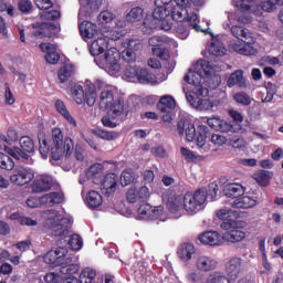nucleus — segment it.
<instances>
[{
    "mask_svg": "<svg viewBox=\"0 0 283 283\" xmlns=\"http://www.w3.org/2000/svg\"><path fill=\"white\" fill-rule=\"evenodd\" d=\"M169 14L172 21H177L179 23H182V21H187L190 28H192V30H195L196 32L211 34V29L209 28V25H211L210 21H202V23H206L205 28V25L200 24V18L198 17V14H189V0H175V4L169 10Z\"/></svg>",
    "mask_w": 283,
    "mask_h": 283,
    "instance_id": "0eeeda50",
    "label": "nucleus"
},
{
    "mask_svg": "<svg viewBox=\"0 0 283 283\" xmlns=\"http://www.w3.org/2000/svg\"><path fill=\"white\" fill-rule=\"evenodd\" d=\"M176 4V0H155V10L153 17L145 18L143 24L144 34H154V30L160 27L165 32L171 30V22H166L165 20L169 17V11Z\"/></svg>",
    "mask_w": 283,
    "mask_h": 283,
    "instance_id": "20e7f679",
    "label": "nucleus"
},
{
    "mask_svg": "<svg viewBox=\"0 0 283 283\" xmlns=\"http://www.w3.org/2000/svg\"><path fill=\"white\" fill-rule=\"evenodd\" d=\"M233 209H253L258 206V197L243 196L233 199L230 202Z\"/></svg>",
    "mask_w": 283,
    "mask_h": 283,
    "instance_id": "c85d7f7f",
    "label": "nucleus"
},
{
    "mask_svg": "<svg viewBox=\"0 0 283 283\" xmlns=\"http://www.w3.org/2000/svg\"><path fill=\"white\" fill-rule=\"evenodd\" d=\"M231 33L235 36V39H244L245 41H252V43H255V38H253V33L251 30L240 27V25H233L230 28Z\"/></svg>",
    "mask_w": 283,
    "mask_h": 283,
    "instance_id": "e433bc0d",
    "label": "nucleus"
},
{
    "mask_svg": "<svg viewBox=\"0 0 283 283\" xmlns=\"http://www.w3.org/2000/svg\"><path fill=\"white\" fill-rule=\"evenodd\" d=\"M85 205L88 209H98L103 205V196L96 190H91L85 197Z\"/></svg>",
    "mask_w": 283,
    "mask_h": 283,
    "instance_id": "f704fd0d",
    "label": "nucleus"
},
{
    "mask_svg": "<svg viewBox=\"0 0 283 283\" xmlns=\"http://www.w3.org/2000/svg\"><path fill=\"white\" fill-rule=\"evenodd\" d=\"M157 109L164 123H171L176 116V99L171 95H163L157 103Z\"/></svg>",
    "mask_w": 283,
    "mask_h": 283,
    "instance_id": "dca6fc26",
    "label": "nucleus"
},
{
    "mask_svg": "<svg viewBox=\"0 0 283 283\" xmlns=\"http://www.w3.org/2000/svg\"><path fill=\"white\" fill-rule=\"evenodd\" d=\"M116 19V14L109 10H104L97 15V23L99 25H107L108 23H112Z\"/></svg>",
    "mask_w": 283,
    "mask_h": 283,
    "instance_id": "6e6d98bb",
    "label": "nucleus"
},
{
    "mask_svg": "<svg viewBox=\"0 0 283 283\" xmlns=\"http://www.w3.org/2000/svg\"><path fill=\"white\" fill-rule=\"evenodd\" d=\"M230 146H232L233 149H244V147H247V140L244 137H233L230 139Z\"/></svg>",
    "mask_w": 283,
    "mask_h": 283,
    "instance_id": "0e129e2a",
    "label": "nucleus"
},
{
    "mask_svg": "<svg viewBox=\"0 0 283 283\" xmlns=\"http://www.w3.org/2000/svg\"><path fill=\"white\" fill-rule=\"evenodd\" d=\"M235 103H239V105H251V96L244 92L235 93L233 96Z\"/></svg>",
    "mask_w": 283,
    "mask_h": 283,
    "instance_id": "680f3d73",
    "label": "nucleus"
},
{
    "mask_svg": "<svg viewBox=\"0 0 283 283\" xmlns=\"http://www.w3.org/2000/svg\"><path fill=\"white\" fill-rule=\"evenodd\" d=\"M235 85L241 88L247 87V78L242 70L233 72L228 78V87H235Z\"/></svg>",
    "mask_w": 283,
    "mask_h": 283,
    "instance_id": "c9c22d12",
    "label": "nucleus"
},
{
    "mask_svg": "<svg viewBox=\"0 0 283 283\" xmlns=\"http://www.w3.org/2000/svg\"><path fill=\"white\" fill-rule=\"evenodd\" d=\"M239 10H250L254 17H262V12H275L282 0H233Z\"/></svg>",
    "mask_w": 283,
    "mask_h": 283,
    "instance_id": "f8f14e48",
    "label": "nucleus"
},
{
    "mask_svg": "<svg viewBox=\"0 0 283 283\" xmlns=\"http://www.w3.org/2000/svg\"><path fill=\"white\" fill-rule=\"evenodd\" d=\"M59 238H65V239L69 238L66 242L73 251H81V249H83V239L78 234H72L69 237L67 234H65V235H60Z\"/></svg>",
    "mask_w": 283,
    "mask_h": 283,
    "instance_id": "8fccbe9b",
    "label": "nucleus"
},
{
    "mask_svg": "<svg viewBox=\"0 0 283 283\" xmlns=\"http://www.w3.org/2000/svg\"><path fill=\"white\" fill-rule=\"evenodd\" d=\"M36 31H34V36H39L40 39H50L52 34H54V30H56V25L44 22L42 24H35Z\"/></svg>",
    "mask_w": 283,
    "mask_h": 283,
    "instance_id": "7c9ffc66",
    "label": "nucleus"
},
{
    "mask_svg": "<svg viewBox=\"0 0 283 283\" xmlns=\"http://www.w3.org/2000/svg\"><path fill=\"white\" fill-rule=\"evenodd\" d=\"M124 77L129 83H150V85H160V83H165L167 75L161 74L160 77H157L154 74H149V72H147V70L145 69H140L139 66L129 64L126 65L124 70Z\"/></svg>",
    "mask_w": 283,
    "mask_h": 283,
    "instance_id": "9b49d317",
    "label": "nucleus"
},
{
    "mask_svg": "<svg viewBox=\"0 0 283 283\" xmlns=\"http://www.w3.org/2000/svg\"><path fill=\"white\" fill-rule=\"evenodd\" d=\"M45 264H52V266H61L63 264H70L72 256L67 255V249L60 247L56 250L49 251L43 258Z\"/></svg>",
    "mask_w": 283,
    "mask_h": 283,
    "instance_id": "f3484780",
    "label": "nucleus"
},
{
    "mask_svg": "<svg viewBox=\"0 0 283 283\" xmlns=\"http://www.w3.org/2000/svg\"><path fill=\"white\" fill-rule=\"evenodd\" d=\"M55 109L70 125L73 127H76V119L70 114V111H67V106H65V103L62 99H56L55 103Z\"/></svg>",
    "mask_w": 283,
    "mask_h": 283,
    "instance_id": "ea45409f",
    "label": "nucleus"
},
{
    "mask_svg": "<svg viewBox=\"0 0 283 283\" xmlns=\"http://www.w3.org/2000/svg\"><path fill=\"white\" fill-rule=\"evenodd\" d=\"M102 36L106 39V41H118L120 36H123V31L118 28L114 29H104L102 31Z\"/></svg>",
    "mask_w": 283,
    "mask_h": 283,
    "instance_id": "603ef678",
    "label": "nucleus"
},
{
    "mask_svg": "<svg viewBox=\"0 0 283 283\" xmlns=\"http://www.w3.org/2000/svg\"><path fill=\"white\" fill-rule=\"evenodd\" d=\"M220 72V67L211 65V63L201 60L198 61L188 71L184 80L188 85H190V92L187 91V86H184V92L186 94L187 102L199 112H207L213 109V103L207 98L200 96L209 95V81L213 78L217 85H220V76L216 74Z\"/></svg>",
    "mask_w": 283,
    "mask_h": 283,
    "instance_id": "f257e3e1",
    "label": "nucleus"
},
{
    "mask_svg": "<svg viewBox=\"0 0 283 283\" xmlns=\"http://www.w3.org/2000/svg\"><path fill=\"white\" fill-rule=\"evenodd\" d=\"M240 229L242 228H231L227 230L228 232L223 234L224 242H242V240L247 238V233H244V231H241Z\"/></svg>",
    "mask_w": 283,
    "mask_h": 283,
    "instance_id": "4c0bfd02",
    "label": "nucleus"
},
{
    "mask_svg": "<svg viewBox=\"0 0 283 283\" xmlns=\"http://www.w3.org/2000/svg\"><path fill=\"white\" fill-rule=\"evenodd\" d=\"M109 48V40L103 38V35L95 39L90 45V54L97 56L94 61L101 70H104L111 76H116L120 72V52L116 48ZM105 50H107L105 52ZM105 52L104 56H101Z\"/></svg>",
    "mask_w": 283,
    "mask_h": 283,
    "instance_id": "f03ea898",
    "label": "nucleus"
},
{
    "mask_svg": "<svg viewBox=\"0 0 283 283\" xmlns=\"http://www.w3.org/2000/svg\"><path fill=\"white\" fill-rule=\"evenodd\" d=\"M34 3L39 10H42L40 17L44 21H56V19L61 17V13L56 10L46 11L54 6V2H52V0H34Z\"/></svg>",
    "mask_w": 283,
    "mask_h": 283,
    "instance_id": "b1692460",
    "label": "nucleus"
},
{
    "mask_svg": "<svg viewBox=\"0 0 283 283\" xmlns=\"http://www.w3.org/2000/svg\"><path fill=\"white\" fill-rule=\"evenodd\" d=\"M196 253V247L191 243H184L178 249V255L180 260H184V262H189L191 258H193V254Z\"/></svg>",
    "mask_w": 283,
    "mask_h": 283,
    "instance_id": "c03bdc74",
    "label": "nucleus"
},
{
    "mask_svg": "<svg viewBox=\"0 0 283 283\" xmlns=\"http://www.w3.org/2000/svg\"><path fill=\"white\" fill-rule=\"evenodd\" d=\"M239 10L240 12H226L228 22L223 23L224 30H231V23H233V21H238L241 25L252 23L253 18L251 14H253V12H251V10Z\"/></svg>",
    "mask_w": 283,
    "mask_h": 283,
    "instance_id": "6ab92c4d",
    "label": "nucleus"
},
{
    "mask_svg": "<svg viewBox=\"0 0 283 283\" xmlns=\"http://www.w3.org/2000/svg\"><path fill=\"white\" fill-rule=\"evenodd\" d=\"M0 169H7V171H12L14 169V161L10 156L0 153Z\"/></svg>",
    "mask_w": 283,
    "mask_h": 283,
    "instance_id": "bf43d9fd",
    "label": "nucleus"
},
{
    "mask_svg": "<svg viewBox=\"0 0 283 283\" xmlns=\"http://www.w3.org/2000/svg\"><path fill=\"white\" fill-rule=\"evenodd\" d=\"M228 114L234 120V122H228V123H230L231 125H242L240 124L242 123V120H244V116H242V113L231 108L228 111Z\"/></svg>",
    "mask_w": 283,
    "mask_h": 283,
    "instance_id": "e2e57ef3",
    "label": "nucleus"
},
{
    "mask_svg": "<svg viewBox=\"0 0 283 283\" xmlns=\"http://www.w3.org/2000/svg\"><path fill=\"white\" fill-rule=\"evenodd\" d=\"M154 56H158L161 61H167L169 59V50L161 48H153L151 50Z\"/></svg>",
    "mask_w": 283,
    "mask_h": 283,
    "instance_id": "338daca9",
    "label": "nucleus"
},
{
    "mask_svg": "<svg viewBox=\"0 0 283 283\" xmlns=\"http://www.w3.org/2000/svg\"><path fill=\"white\" fill-rule=\"evenodd\" d=\"M65 200L63 192H50L41 197L42 207H54Z\"/></svg>",
    "mask_w": 283,
    "mask_h": 283,
    "instance_id": "473e14b6",
    "label": "nucleus"
},
{
    "mask_svg": "<svg viewBox=\"0 0 283 283\" xmlns=\"http://www.w3.org/2000/svg\"><path fill=\"white\" fill-rule=\"evenodd\" d=\"M195 265L200 273H210L218 269V260L209 254H199L195 260Z\"/></svg>",
    "mask_w": 283,
    "mask_h": 283,
    "instance_id": "412c9836",
    "label": "nucleus"
},
{
    "mask_svg": "<svg viewBox=\"0 0 283 283\" xmlns=\"http://www.w3.org/2000/svg\"><path fill=\"white\" fill-rule=\"evenodd\" d=\"M137 220H150L151 219V205L144 203L137 210Z\"/></svg>",
    "mask_w": 283,
    "mask_h": 283,
    "instance_id": "864d4df0",
    "label": "nucleus"
},
{
    "mask_svg": "<svg viewBox=\"0 0 283 283\" xmlns=\"http://www.w3.org/2000/svg\"><path fill=\"white\" fill-rule=\"evenodd\" d=\"M96 87L101 91L99 94V107L101 109H107L108 116H111L112 120H116V118H120L123 116L124 102L120 97H116L114 94L116 93V88L101 80L95 82Z\"/></svg>",
    "mask_w": 283,
    "mask_h": 283,
    "instance_id": "423d86ee",
    "label": "nucleus"
},
{
    "mask_svg": "<svg viewBox=\"0 0 283 283\" xmlns=\"http://www.w3.org/2000/svg\"><path fill=\"white\" fill-rule=\"evenodd\" d=\"M70 94L76 105H85V90L81 84H71Z\"/></svg>",
    "mask_w": 283,
    "mask_h": 283,
    "instance_id": "58836bf2",
    "label": "nucleus"
},
{
    "mask_svg": "<svg viewBox=\"0 0 283 283\" xmlns=\"http://www.w3.org/2000/svg\"><path fill=\"white\" fill-rule=\"evenodd\" d=\"M207 123L212 129L223 132L224 134H238L239 132H242V125L226 122L218 115L208 118Z\"/></svg>",
    "mask_w": 283,
    "mask_h": 283,
    "instance_id": "a211bd4d",
    "label": "nucleus"
},
{
    "mask_svg": "<svg viewBox=\"0 0 283 283\" xmlns=\"http://www.w3.org/2000/svg\"><path fill=\"white\" fill-rule=\"evenodd\" d=\"M73 74H74V65L65 64L57 71V77L60 83H67V81L72 78Z\"/></svg>",
    "mask_w": 283,
    "mask_h": 283,
    "instance_id": "09e8293b",
    "label": "nucleus"
},
{
    "mask_svg": "<svg viewBox=\"0 0 283 283\" xmlns=\"http://www.w3.org/2000/svg\"><path fill=\"white\" fill-rule=\"evenodd\" d=\"M101 6H103V0H80L78 29L84 41L94 39L98 34V27L96 23L83 21V19H90L94 12L101 10Z\"/></svg>",
    "mask_w": 283,
    "mask_h": 283,
    "instance_id": "39448f33",
    "label": "nucleus"
},
{
    "mask_svg": "<svg viewBox=\"0 0 283 283\" xmlns=\"http://www.w3.org/2000/svg\"><path fill=\"white\" fill-rule=\"evenodd\" d=\"M103 166L95 164L88 168L86 175L80 177V185H85L86 182H93V185L102 184V191L106 196H112L116 191L118 186V176L116 174H108L104 177L103 180Z\"/></svg>",
    "mask_w": 283,
    "mask_h": 283,
    "instance_id": "6e6552de",
    "label": "nucleus"
},
{
    "mask_svg": "<svg viewBox=\"0 0 283 283\" xmlns=\"http://www.w3.org/2000/svg\"><path fill=\"white\" fill-rule=\"evenodd\" d=\"M245 189L240 184H228L223 188V193L228 198H238V196H242L244 193Z\"/></svg>",
    "mask_w": 283,
    "mask_h": 283,
    "instance_id": "79ce46f5",
    "label": "nucleus"
},
{
    "mask_svg": "<svg viewBox=\"0 0 283 283\" xmlns=\"http://www.w3.org/2000/svg\"><path fill=\"white\" fill-rule=\"evenodd\" d=\"M198 240L205 247H222L224 237L218 231H206L198 235Z\"/></svg>",
    "mask_w": 283,
    "mask_h": 283,
    "instance_id": "a878e982",
    "label": "nucleus"
},
{
    "mask_svg": "<svg viewBox=\"0 0 283 283\" xmlns=\"http://www.w3.org/2000/svg\"><path fill=\"white\" fill-rule=\"evenodd\" d=\"M188 282L191 283H200L203 282L205 280H202V273L196 272V271H191L186 275Z\"/></svg>",
    "mask_w": 283,
    "mask_h": 283,
    "instance_id": "774afa93",
    "label": "nucleus"
},
{
    "mask_svg": "<svg viewBox=\"0 0 283 283\" xmlns=\"http://www.w3.org/2000/svg\"><path fill=\"white\" fill-rule=\"evenodd\" d=\"M217 217L219 220H222L221 229H244L247 223L244 221L237 220L238 212L223 208L217 211Z\"/></svg>",
    "mask_w": 283,
    "mask_h": 283,
    "instance_id": "2eb2a0df",
    "label": "nucleus"
},
{
    "mask_svg": "<svg viewBox=\"0 0 283 283\" xmlns=\"http://www.w3.org/2000/svg\"><path fill=\"white\" fill-rule=\"evenodd\" d=\"M208 52L212 54V56H224L227 53V48H224V44L220 39L213 38Z\"/></svg>",
    "mask_w": 283,
    "mask_h": 283,
    "instance_id": "a18cd8bd",
    "label": "nucleus"
},
{
    "mask_svg": "<svg viewBox=\"0 0 283 283\" xmlns=\"http://www.w3.org/2000/svg\"><path fill=\"white\" fill-rule=\"evenodd\" d=\"M167 212L163 206H151L150 220H159V222H167Z\"/></svg>",
    "mask_w": 283,
    "mask_h": 283,
    "instance_id": "3c124183",
    "label": "nucleus"
},
{
    "mask_svg": "<svg viewBox=\"0 0 283 283\" xmlns=\"http://www.w3.org/2000/svg\"><path fill=\"white\" fill-rule=\"evenodd\" d=\"M151 198V191L147 186H142L140 188H136V186H130L126 192V199L128 202L134 205L140 200L142 202H147Z\"/></svg>",
    "mask_w": 283,
    "mask_h": 283,
    "instance_id": "aec40b11",
    "label": "nucleus"
},
{
    "mask_svg": "<svg viewBox=\"0 0 283 283\" xmlns=\"http://www.w3.org/2000/svg\"><path fill=\"white\" fill-rule=\"evenodd\" d=\"M40 154L44 160H48V156L51 154L52 160H61L63 155L70 156L74 151V143L70 138L63 140V132L61 128H53L52 143L43 137L39 138Z\"/></svg>",
    "mask_w": 283,
    "mask_h": 283,
    "instance_id": "7ed1b4c3",
    "label": "nucleus"
},
{
    "mask_svg": "<svg viewBox=\"0 0 283 283\" xmlns=\"http://www.w3.org/2000/svg\"><path fill=\"white\" fill-rule=\"evenodd\" d=\"M207 193L206 197L208 196L209 199L211 200H216V198H218V184L217 182H211L208 186V189H206Z\"/></svg>",
    "mask_w": 283,
    "mask_h": 283,
    "instance_id": "69168bd1",
    "label": "nucleus"
},
{
    "mask_svg": "<svg viewBox=\"0 0 283 283\" xmlns=\"http://www.w3.org/2000/svg\"><path fill=\"white\" fill-rule=\"evenodd\" d=\"M148 45H150V48H163V45H172V48H178V42L171 38H167L166 35H155L149 38Z\"/></svg>",
    "mask_w": 283,
    "mask_h": 283,
    "instance_id": "2f4dec72",
    "label": "nucleus"
},
{
    "mask_svg": "<svg viewBox=\"0 0 283 283\" xmlns=\"http://www.w3.org/2000/svg\"><path fill=\"white\" fill-rule=\"evenodd\" d=\"M45 229H50L55 237L67 235L70 233V227H72V218L65 216V211L48 210L44 212Z\"/></svg>",
    "mask_w": 283,
    "mask_h": 283,
    "instance_id": "9d476101",
    "label": "nucleus"
},
{
    "mask_svg": "<svg viewBox=\"0 0 283 283\" xmlns=\"http://www.w3.org/2000/svg\"><path fill=\"white\" fill-rule=\"evenodd\" d=\"M80 283H99L96 279V271L93 268H84L78 276Z\"/></svg>",
    "mask_w": 283,
    "mask_h": 283,
    "instance_id": "37998d69",
    "label": "nucleus"
},
{
    "mask_svg": "<svg viewBox=\"0 0 283 283\" xmlns=\"http://www.w3.org/2000/svg\"><path fill=\"white\" fill-rule=\"evenodd\" d=\"M20 147L23 151L32 154V151H34V142L32 140V138L23 136L20 138Z\"/></svg>",
    "mask_w": 283,
    "mask_h": 283,
    "instance_id": "052dcab7",
    "label": "nucleus"
},
{
    "mask_svg": "<svg viewBox=\"0 0 283 283\" xmlns=\"http://www.w3.org/2000/svg\"><path fill=\"white\" fill-rule=\"evenodd\" d=\"M119 182L122 187H127L132 184L136 185V182H138V175H136L132 169H126L122 172Z\"/></svg>",
    "mask_w": 283,
    "mask_h": 283,
    "instance_id": "49530a36",
    "label": "nucleus"
},
{
    "mask_svg": "<svg viewBox=\"0 0 283 283\" xmlns=\"http://www.w3.org/2000/svg\"><path fill=\"white\" fill-rule=\"evenodd\" d=\"M122 45L126 49V51H123L124 61L126 63H134L136 61V52L143 48L140 40L126 39L122 42Z\"/></svg>",
    "mask_w": 283,
    "mask_h": 283,
    "instance_id": "4be33fe9",
    "label": "nucleus"
},
{
    "mask_svg": "<svg viewBox=\"0 0 283 283\" xmlns=\"http://www.w3.org/2000/svg\"><path fill=\"white\" fill-rule=\"evenodd\" d=\"M200 283H231V280L228 279L224 272L213 271L209 273Z\"/></svg>",
    "mask_w": 283,
    "mask_h": 283,
    "instance_id": "a19ab883",
    "label": "nucleus"
},
{
    "mask_svg": "<svg viewBox=\"0 0 283 283\" xmlns=\"http://www.w3.org/2000/svg\"><path fill=\"white\" fill-rule=\"evenodd\" d=\"M52 188V176L50 175H39L35 177L32 190L35 193H41L43 191H49Z\"/></svg>",
    "mask_w": 283,
    "mask_h": 283,
    "instance_id": "cd10ccee",
    "label": "nucleus"
},
{
    "mask_svg": "<svg viewBox=\"0 0 283 283\" xmlns=\"http://www.w3.org/2000/svg\"><path fill=\"white\" fill-rule=\"evenodd\" d=\"M271 178H273V174L269 170H259L253 175V179L260 187H268L271 182Z\"/></svg>",
    "mask_w": 283,
    "mask_h": 283,
    "instance_id": "de8ad7c7",
    "label": "nucleus"
},
{
    "mask_svg": "<svg viewBox=\"0 0 283 283\" xmlns=\"http://www.w3.org/2000/svg\"><path fill=\"white\" fill-rule=\"evenodd\" d=\"M96 84L91 82H86L84 90V103L88 105V107H93L95 105L96 99L98 98V93H96Z\"/></svg>",
    "mask_w": 283,
    "mask_h": 283,
    "instance_id": "72a5a7b5",
    "label": "nucleus"
},
{
    "mask_svg": "<svg viewBox=\"0 0 283 283\" xmlns=\"http://www.w3.org/2000/svg\"><path fill=\"white\" fill-rule=\"evenodd\" d=\"M208 129L207 126L201 125L199 126L198 133H196V126L187 119H180L177 124L179 136H186L188 143L196 140L197 149H199L201 154H207L211 150V146L207 144Z\"/></svg>",
    "mask_w": 283,
    "mask_h": 283,
    "instance_id": "1a4fd4ad",
    "label": "nucleus"
},
{
    "mask_svg": "<svg viewBox=\"0 0 283 283\" xmlns=\"http://www.w3.org/2000/svg\"><path fill=\"white\" fill-rule=\"evenodd\" d=\"M242 264L244 261L240 256L231 258L226 264V276L230 282H235L238 277L242 274Z\"/></svg>",
    "mask_w": 283,
    "mask_h": 283,
    "instance_id": "5701e85b",
    "label": "nucleus"
},
{
    "mask_svg": "<svg viewBox=\"0 0 283 283\" xmlns=\"http://www.w3.org/2000/svg\"><path fill=\"white\" fill-rule=\"evenodd\" d=\"M166 207L170 213L175 214V218H180L182 216V211H185L184 197L180 195H170L168 197Z\"/></svg>",
    "mask_w": 283,
    "mask_h": 283,
    "instance_id": "bb28decb",
    "label": "nucleus"
},
{
    "mask_svg": "<svg viewBox=\"0 0 283 283\" xmlns=\"http://www.w3.org/2000/svg\"><path fill=\"white\" fill-rule=\"evenodd\" d=\"M207 202V188H199L193 193H186L184 196V211L189 216H196L199 211L205 209Z\"/></svg>",
    "mask_w": 283,
    "mask_h": 283,
    "instance_id": "ddd939ff",
    "label": "nucleus"
},
{
    "mask_svg": "<svg viewBox=\"0 0 283 283\" xmlns=\"http://www.w3.org/2000/svg\"><path fill=\"white\" fill-rule=\"evenodd\" d=\"M143 8L135 7L127 13L126 19L130 23H138V21H143Z\"/></svg>",
    "mask_w": 283,
    "mask_h": 283,
    "instance_id": "5fc2aeb1",
    "label": "nucleus"
},
{
    "mask_svg": "<svg viewBox=\"0 0 283 283\" xmlns=\"http://www.w3.org/2000/svg\"><path fill=\"white\" fill-rule=\"evenodd\" d=\"M10 155L12 156V158H15V160H21V158H22L23 160H27V164H28V165H32V163H34V161H32V159H30V155L27 154L25 151H23V150H22L21 148H19V147H14V148L11 150Z\"/></svg>",
    "mask_w": 283,
    "mask_h": 283,
    "instance_id": "13d9d810",
    "label": "nucleus"
},
{
    "mask_svg": "<svg viewBox=\"0 0 283 283\" xmlns=\"http://www.w3.org/2000/svg\"><path fill=\"white\" fill-rule=\"evenodd\" d=\"M40 50L45 54L46 63H50L51 65H56V63H59L61 56L56 52V45L50 43H41Z\"/></svg>",
    "mask_w": 283,
    "mask_h": 283,
    "instance_id": "c756f323",
    "label": "nucleus"
},
{
    "mask_svg": "<svg viewBox=\"0 0 283 283\" xmlns=\"http://www.w3.org/2000/svg\"><path fill=\"white\" fill-rule=\"evenodd\" d=\"M11 171L9 180L15 187H25V185H30L34 180L35 172L30 167L18 166Z\"/></svg>",
    "mask_w": 283,
    "mask_h": 283,
    "instance_id": "4468645a",
    "label": "nucleus"
},
{
    "mask_svg": "<svg viewBox=\"0 0 283 283\" xmlns=\"http://www.w3.org/2000/svg\"><path fill=\"white\" fill-rule=\"evenodd\" d=\"M253 41L250 40V42H244L241 40H232L229 43V49L232 50V52H237V54H242L243 56H253L256 54L255 48H253Z\"/></svg>",
    "mask_w": 283,
    "mask_h": 283,
    "instance_id": "393cba45",
    "label": "nucleus"
},
{
    "mask_svg": "<svg viewBox=\"0 0 283 283\" xmlns=\"http://www.w3.org/2000/svg\"><path fill=\"white\" fill-rule=\"evenodd\" d=\"M80 270H81V265L78 263L70 262V263L62 264L60 272L63 275H74V274L78 273Z\"/></svg>",
    "mask_w": 283,
    "mask_h": 283,
    "instance_id": "4d7b16f0",
    "label": "nucleus"
}]
</instances>
